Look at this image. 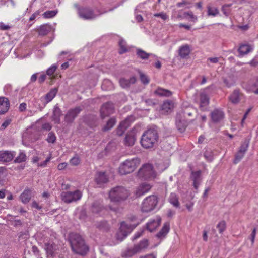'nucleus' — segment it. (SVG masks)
Instances as JSON below:
<instances>
[{
	"instance_id": "nucleus-1",
	"label": "nucleus",
	"mask_w": 258,
	"mask_h": 258,
	"mask_svg": "<svg viewBox=\"0 0 258 258\" xmlns=\"http://www.w3.org/2000/svg\"><path fill=\"white\" fill-rule=\"evenodd\" d=\"M68 239L73 252L85 255L89 251V247L80 234L76 233H70Z\"/></svg>"
},
{
	"instance_id": "nucleus-2",
	"label": "nucleus",
	"mask_w": 258,
	"mask_h": 258,
	"mask_svg": "<svg viewBox=\"0 0 258 258\" xmlns=\"http://www.w3.org/2000/svg\"><path fill=\"white\" fill-rule=\"evenodd\" d=\"M159 139L158 133L155 128L146 130L142 136L140 143L145 149H151L157 145Z\"/></svg>"
},
{
	"instance_id": "nucleus-3",
	"label": "nucleus",
	"mask_w": 258,
	"mask_h": 258,
	"mask_svg": "<svg viewBox=\"0 0 258 258\" xmlns=\"http://www.w3.org/2000/svg\"><path fill=\"white\" fill-rule=\"evenodd\" d=\"M130 195L125 187L116 186L112 188L109 192V198L112 202L120 203L125 201Z\"/></svg>"
},
{
	"instance_id": "nucleus-4",
	"label": "nucleus",
	"mask_w": 258,
	"mask_h": 258,
	"mask_svg": "<svg viewBox=\"0 0 258 258\" xmlns=\"http://www.w3.org/2000/svg\"><path fill=\"white\" fill-rule=\"evenodd\" d=\"M140 160L138 158H134L126 160L122 163L119 167V172L121 175H126L133 172L139 165Z\"/></svg>"
},
{
	"instance_id": "nucleus-5",
	"label": "nucleus",
	"mask_w": 258,
	"mask_h": 258,
	"mask_svg": "<svg viewBox=\"0 0 258 258\" xmlns=\"http://www.w3.org/2000/svg\"><path fill=\"white\" fill-rule=\"evenodd\" d=\"M138 176L139 178L144 180L154 178L155 177V173L153 170L152 165L150 164H144L139 170Z\"/></svg>"
},
{
	"instance_id": "nucleus-6",
	"label": "nucleus",
	"mask_w": 258,
	"mask_h": 258,
	"mask_svg": "<svg viewBox=\"0 0 258 258\" xmlns=\"http://www.w3.org/2000/svg\"><path fill=\"white\" fill-rule=\"evenodd\" d=\"M158 203L156 196L152 195L145 199L142 204L141 210L143 212H149L153 210Z\"/></svg>"
},
{
	"instance_id": "nucleus-7",
	"label": "nucleus",
	"mask_w": 258,
	"mask_h": 258,
	"mask_svg": "<svg viewBox=\"0 0 258 258\" xmlns=\"http://www.w3.org/2000/svg\"><path fill=\"white\" fill-rule=\"evenodd\" d=\"M136 226L137 224H127L125 222H121L120 231L116 234V239L120 242L122 241Z\"/></svg>"
},
{
	"instance_id": "nucleus-8",
	"label": "nucleus",
	"mask_w": 258,
	"mask_h": 258,
	"mask_svg": "<svg viewBox=\"0 0 258 258\" xmlns=\"http://www.w3.org/2000/svg\"><path fill=\"white\" fill-rule=\"evenodd\" d=\"M82 196V192L79 190L74 191H63L60 195L61 200L66 203L77 201L81 198Z\"/></svg>"
},
{
	"instance_id": "nucleus-9",
	"label": "nucleus",
	"mask_w": 258,
	"mask_h": 258,
	"mask_svg": "<svg viewBox=\"0 0 258 258\" xmlns=\"http://www.w3.org/2000/svg\"><path fill=\"white\" fill-rule=\"evenodd\" d=\"M78 13L79 17L84 20L94 19L97 16L94 14V11L88 7L78 8Z\"/></svg>"
},
{
	"instance_id": "nucleus-10",
	"label": "nucleus",
	"mask_w": 258,
	"mask_h": 258,
	"mask_svg": "<svg viewBox=\"0 0 258 258\" xmlns=\"http://www.w3.org/2000/svg\"><path fill=\"white\" fill-rule=\"evenodd\" d=\"M82 110V108L79 106L69 109L65 115L64 121L67 124L72 123Z\"/></svg>"
},
{
	"instance_id": "nucleus-11",
	"label": "nucleus",
	"mask_w": 258,
	"mask_h": 258,
	"mask_svg": "<svg viewBox=\"0 0 258 258\" xmlns=\"http://www.w3.org/2000/svg\"><path fill=\"white\" fill-rule=\"evenodd\" d=\"M210 116L212 122L220 123L225 118V113L221 109L216 108L210 113Z\"/></svg>"
},
{
	"instance_id": "nucleus-12",
	"label": "nucleus",
	"mask_w": 258,
	"mask_h": 258,
	"mask_svg": "<svg viewBox=\"0 0 258 258\" xmlns=\"http://www.w3.org/2000/svg\"><path fill=\"white\" fill-rule=\"evenodd\" d=\"M114 111L113 104L108 102L103 104L100 108V117L104 119L106 117L112 114Z\"/></svg>"
},
{
	"instance_id": "nucleus-13",
	"label": "nucleus",
	"mask_w": 258,
	"mask_h": 258,
	"mask_svg": "<svg viewBox=\"0 0 258 258\" xmlns=\"http://www.w3.org/2000/svg\"><path fill=\"white\" fill-rule=\"evenodd\" d=\"M182 113L184 118L191 121L194 120L192 118H196L198 115L197 110L190 106L184 108Z\"/></svg>"
},
{
	"instance_id": "nucleus-14",
	"label": "nucleus",
	"mask_w": 258,
	"mask_h": 258,
	"mask_svg": "<svg viewBox=\"0 0 258 258\" xmlns=\"http://www.w3.org/2000/svg\"><path fill=\"white\" fill-rule=\"evenodd\" d=\"M15 155V152L9 151H0V162L7 163L11 161Z\"/></svg>"
},
{
	"instance_id": "nucleus-15",
	"label": "nucleus",
	"mask_w": 258,
	"mask_h": 258,
	"mask_svg": "<svg viewBox=\"0 0 258 258\" xmlns=\"http://www.w3.org/2000/svg\"><path fill=\"white\" fill-rule=\"evenodd\" d=\"M187 121L182 118L181 114H177L176 118V125L178 130L183 133L187 126Z\"/></svg>"
},
{
	"instance_id": "nucleus-16",
	"label": "nucleus",
	"mask_w": 258,
	"mask_h": 258,
	"mask_svg": "<svg viewBox=\"0 0 258 258\" xmlns=\"http://www.w3.org/2000/svg\"><path fill=\"white\" fill-rule=\"evenodd\" d=\"M84 121L90 128H94L98 125V118L96 116L89 114L84 117Z\"/></svg>"
},
{
	"instance_id": "nucleus-17",
	"label": "nucleus",
	"mask_w": 258,
	"mask_h": 258,
	"mask_svg": "<svg viewBox=\"0 0 258 258\" xmlns=\"http://www.w3.org/2000/svg\"><path fill=\"white\" fill-rule=\"evenodd\" d=\"M44 246L47 255L51 256H53L58 249V245L52 242L45 243Z\"/></svg>"
},
{
	"instance_id": "nucleus-18",
	"label": "nucleus",
	"mask_w": 258,
	"mask_h": 258,
	"mask_svg": "<svg viewBox=\"0 0 258 258\" xmlns=\"http://www.w3.org/2000/svg\"><path fill=\"white\" fill-rule=\"evenodd\" d=\"M10 108L9 99L5 97H0V115L6 113Z\"/></svg>"
},
{
	"instance_id": "nucleus-19",
	"label": "nucleus",
	"mask_w": 258,
	"mask_h": 258,
	"mask_svg": "<svg viewBox=\"0 0 258 258\" xmlns=\"http://www.w3.org/2000/svg\"><path fill=\"white\" fill-rule=\"evenodd\" d=\"M201 171L198 170L197 171H192L190 178L194 182L193 185L196 189H198V187L201 181Z\"/></svg>"
},
{
	"instance_id": "nucleus-20",
	"label": "nucleus",
	"mask_w": 258,
	"mask_h": 258,
	"mask_svg": "<svg viewBox=\"0 0 258 258\" xmlns=\"http://www.w3.org/2000/svg\"><path fill=\"white\" fill-rule=\"evenodd\" d=\"M95 181L98 185L101 186L104 183H107L109 180L105 172H98L96 175Z\"/></svg>"
},
{
	"instance_id": "nucleus-21",
	"label": "nucleus",
	"mask_w": 258,
	"mask_h": 258,
	"mask_svg": "<svg viewBox=\"0 0 258 258\" xmlns=\"http://www.w3.org/2000/svg\"><path fill=\"white\" fill-rule=\"evenodd\" d=\"M161 221V219L159 217L155 219L151 220L147 223V229L150 232H153L160 225Z\"/></svg>"
},
{
	"instance_id": "nucleus-22",
	"label": "nucleus",
	"mask_w": 258,
	"mask_h": 258,
	"mask_svg": "<svg viewBox=\"0 0 258 258\" xmlns=\"http://www.w3.org/2000/svg\"><path fill=\"white\" fill-rule=\"evenodd\" d=\"M151 188V185L148 183H142L137 188L136 191L137 197H140L148 192Z\"/></svg>"
},
{
	"instance_id": "nucleus-23",
	"label": "nucleus",
	"mask_w": 258,
	"mask_h": 258,
	"mask_svg": "<svg viewBox=\"0 0 258 258\" xmlns=\"http://www.w3.org/2000/svg\"><path fill=\"white\" fill-rule=\"evenodd\" d=\"M136 135L134 132L131 131L127 133L124 139V143L126 146H132L136 141Z\"/></svg>"
},
{
	"instance_id": "nucleus-24",
	"label": "nucleus",
	"mask_w": 258,
	"mask_h": 258,
	"mask_svg": "<svg viewBox=\"0 0 258 258\" xmlns=\"http://www.w3.org/2000/svg\"><path fill=\"white\" fill-rule=\"evenodd\" d=\"M61 115L62 111L61 109L59 108L57 104L55 105L54 107L52 114V120L54 121L55 124H60V117Z\"/></svg>"
},
{
	"instance_id": "nucleus-25",
	"label": "nucleus",
	"mask_w": 258,
	"mask_h": 258,
	"mask_svg": "<svg viewBox=\"0 0 258 258\" xmlns=\"http://www.w3.org/2000/svg\"><path fill=\"white\" fill-rule=\"evenodd\" d=\"M170 230L169 223L166 222L164 224V225L160 231L156 234V237L159 239H162L165 237Z\"/></svg>"
},
{
	"instance_id": "nucleus-26",
	"label": "nucleus",
	"mask_w": 258,
	"mask_h": 258,
	"mask_svg": "<svg viewBox=\"0 0 258 258\" xmlns=\"http://www.w3.org/2000/svg\"><path fill=\"white\" fill-rule=\"evenodd\" d=\"M52 30V26L48 24L41 25L37 29L38 34L40 36L46 35Z\"/></svg>"
},
{
	"instance_id": "nucleus-27",
	"label": "nucleus",
	"mask_w": 258,
	"mask_h": 258,
	"mask_svg": "<svg viewBox=\"0 0 258 258\" xmlns=\"http://www.w3.org/2000/svg\"><path fill=\"white\" fill-rule=\"evenodd\" d=\"M149 245L148 240L147 239H143L139 243L136 244L134 246L137 253H140L143 250L147 248Z\"/></svg>"
},
{
	"instance_id": "nucleus-28",
	"label": "nucleus",
	"mask_w": 258,
	"mask_h": 258,
	"mask_svg": "<svg viewBox=\"0 0 258 258\" xmlns=\"http://www.w3.org/2000/svg\"><path fill=\"white\" fill-rule=\"evenodd\" d=\"M95 226L96 228L105 232H107L110 229L109 225L105 220L97 222Z\"/></svg>"
},
{
	"instance_id": "nucleus-29",
	"label": "nucleus",
	"mask_w": 258,
	"mask_h": 258,
	"mask_svg": "<svg viewBox=\"0 0 258 258\" xmlns=\"http://www.w3.org/2000/svg\"><path fill=\"white\" fill-rule=\"evenodd\" d=\"M104 209V207L99 201H95L92 204L91 211L93 213L99 214Z\"/></svg>"
},
{
	"instance_id": "nucleus-30",
	"label": "nucleus",
	"mask_w": 258,
	"mask_h": 258,
	"mask_svg": "<svg viewBox=\"0 0 258 258\" xmlns=\"http://www.w3.org/2000/svg\"><path fill=\"white\" fill-rule=\"evenodd\" d=\"M241 94L239 90H234L229 97V100L234 104H237L240 101Z\"/></svg>"
},
{
	"instance_id": "nucleus-31",
	"label": "nucleus",
	"mask_w": 258,
	"mask_h": 258,
	"mask_svg": "<svg viewBox=\"0 0 258 258\" xmlns=\"http://www.w3.org/2000/svg\"><path fill=\"white\" fill-rule=\"evenodd\" d=\"M31 191L29 189H26L24 190V191L21 194L20 196V198L21 200V201L24 204H26L28 203L31 197Z\"/></svg>"
},
{
	"instance_id": "nucleus-32",
	"label": "nucleus",
	"mask_w": 258,
	"mask_h": 258,
	"mask_svg": "<svg viewBox=\"0 0 258 258\" xmlns=\"http://www.w3.org/2000/svg\"><path fill=\"white\" fill-rule=\"evenodd\" d=\"M190 52V48L188 45L181 46L179 50V55L182 58H185L189 54Z\"/></svg>"
},
{
	"instance_id": "nucleus-33",
	"label": "nucleus",
	"mask_w": 258,
	"mask_h": 258,
	"mask_svg": "<svg viewBox=\"0 0 258 258\" xmlns=\"http://www.w3.org/2000/svg\"><path fill=\"white\" fill-rule=\"evenodd\" d=\"M154 93L158 96L165 97H169L172 94L170 90L160 87L158 88Z\"/></svg>"
},
{
	"instance_id": "nucleus-34",
	"label": "nucleus",
	"mask_w": 258,
	"mask_h": 258,
	"mask_svg": "<svg viewBox=\"0 0 258 258\" xmlns=\"http://www.w3.org/2000/svg\"><path fill=\"white\" fill-rule=\"evenodd\" d=\"M116 122V120L115 118H114V117L110 118L108 120L106 124L102 127V131L104 132L108 131L109 130H111L114 126Z\"/></svg>"
},
{
	"instance_id": "nucleus-35",
	"label": "nucleus",
	"mask_w": 258,
	"mask_h": 258,
	"mask_svg": "<svg viewBox=\"0 0 258 258\" xmlns=\"http://www.w3.org/2000/svg\"><path fill=\"white\" fill-rule=\"evenodd\" d=\"M136 54L137 57L143 60H146L149 58L150 56L153 55L152 53H148L140 48H137L136 50Z\"/></svg>"
},
{
	"instance_id": "nucleus-36",
	"label": "nucleus",
	"mask_w": 258,
	"mask_h": 258,
	"mask_svg": "<svg viewBox=\"0 0 258 258\" xmlns=\"http://www.w3.org/2000/svg\"><path fill=\"white\" fill-rule=\"evenodd\" d=\"M57 92L58 89L57 88L51 89L45 96V99L46 101V103H47L51 101L55 97Z\"/></svg>"
},
{
	"instance_id": "nucleus-37",
	"label": "nucleus",
	"mask_w": 258,
	"mask_h": 258,
	"mask_svg": "<svg viewBox=\"0 0 258 258\" xmlns=\"http://www.w3.org/2000/svg\"><path fill=\"white\" fill-rule=\"evenodd\" d=\"M169 202L175 207L179 208L180 203L178 201V197L175 193H171L169 198Z\"/></svg>"
},
{
	"instance_id": "nucleus-38",
	"label": "nucleus",
	"mask_w": 258,
	"mask_h": 258,
	"mask_svg": "<svg viewBox=\"0 0 258 258\" xmlns=\"http://www.w3.org/2000/svg\"><path fill=\"white\" fill-rule=\"evenodd\" d=\"M209 98L207 95L205 94H201L200 95V107L201 109L204 110V107L209 104Z\"/></svg>"
},
{
	"instance_id": "nucleus-39",
	"label": "nucleus",
	"mask_w": 258,
	"mask_h": 258,
	"mask_svg": "<svg viewBox=\"0 0 258 258\" xmlns=\"http://www.w3.org/2000/svg\"><path fill=\"white\" fill-rule=\"evenodd\" d=\"M251 49V48L249 45L242 44L239 47L238 52L241 55H244L249 53Z\"/></svg>"
},
{
	"instance_id": "nucleus-40",
	"label": "nucleus",
	"mask_w": 258,
	"mask_h": 258,
	"mask_svg": "<svg viewBox=\"0 0 258 258\" xmlns=\"http://www.w3.org/2000/svg\"><path fill=\"white\" fill-rule=\"evenodd\" d=\"M223 82L226 87L229 88L233 86L235 83V81L233 76H230L223 78Z\"/></svg>"
},
{
	"instance_id": "nucleus-41",
	"label": "nucleus",
	"mask_w": 258,
	"mask_h": 258,
	"mask_svg": "<svg viewBox=\"0 0 258 258\" xmlns=\"http://www.w3.org/2000/svg\"><path fill=\"white\" fill-rule=\"evenodd\" d=\"M137 254L134 247L128 248L121 254V256L124 258H130L135 254Z\"/></svg>"
},
{
	"instance_id": "nucleus-42",
	"label": "nucleus",
	"mask_w": 258,
	"mask_h": 258,
	"mask_svg": "<svg viewBox=\"0 0 258 258\" xmlns=\"http://www.w3.org/2000/svg\"><path fill=\"white\" fill-rule=\"evenodd\" d=\"M133 121V117L132 116H130L127 117L123 121H121L120 123V125L122 126L126 130L130 126L131 122Z\"/></svg>"
},
{
	"instance_id": "nucleus-43",
	"label": "nucleus",
	"mask_w": 258,
	"mask_h": 258,
	"mask_svg": "<svg viewBox=\"0 0 258 258\" xmlns=\"http://www.w3.org/2000/svg\"><path fill=\"white\" fill-rule=\"evenodd\" d=\"M249 143V140L245 139L244 141L241 143L238 151L242 153L245 154L248 147Z\"/></svg>"
},
{
	"instance_id": "nucleus-44",
	"label": "nucleus",
	"mask_w": 258,
	"mask_h": 258,
	"mask_svg": "<svg viewBox=\"0 0 258 258\" xmlns=\"http://www.w3.org/2000/svg\"><path fill=\"white\" fill-rule=\"evenodd\" d=\"M26 159L27 157L25 153L23 152H20L19 156L15 159L14 162L15 163H20L26 161Z\"/></svg>"
},
{
	"instance_id": "nucleus-45",
	"label": "nucleus",
	"mask_w": 258,
	"mask_h": 258,
	"mask_svg": "<svg viewBox=\"0 0 258 258\" xmlns=\"http://www.w3.org/2000/svg\"><path fill=\"white\" fill-rule=\"evenodd\" d=\"M57 13V10L47 11L42 14V16L44 18H51L54 17Z\"/></svg>"
},
{
	"instance_id": "nucleus-46",
	"label": "nucleus",
	"mask_w": 258,
	"mask_h": 258,
	"mask_svg": "<svg viewBox=\"0 0 258 258\" xmlns=\"http://www.w3.org/2000/svg\"><path fill=\"white\" fill-rule=\"evenodd\" d=\"M205 159L208 161H212L213 159V153L211 149H207L204 154Z\"/></svg>"
},
{
	"instance_id": "nucleus-47",
	"label": "nucleus",
	"mask_w": 258,
	"mask_h": 258,
	"mask_svg": "<svg viewBox=\"0 0 258 258\" xmlns=\"http://www.w3.org/2000/svg\"><path fill=\"white\" fill-rule=\"evenodd\" d=\"M220 233H222L226 229V224L225 221H220L216 226Z\"/></svg>"
},
{
	"instance_id": "nucleus-48",
	"label": "nucleus",
	"mask_w": 258,
	"mask_h": 258,
	"mask_svg": "<svg viewBox=\"0 0 258 258\" xmlns=\"http://www.w3.org/2000/svg\"><path fill=\"white\" fill-rule=\"evenodd\" d=\"M125 42L123 40H120L119 42V45L120 47V50L119 51V54H122L127 51L125 46Z\"/></svg>"
},
{
	"instance_id": "nucleus-49",
	"label": "nucleus",
	"mask_w": 258,
	"mask_h": 258,
	"mask_svg": "<svg viewBox=\"0 0 258 258\" xmlns=\"http://www.w3.org/2000/svg\"><path fill=\"white\" fill-rule=\"evenodd\" d=\"M56 137L54 133L50 132L48 133L46 141L49 143H54L56 142Z\"/></svg>"
},
{
	"instance_id": "nucleus-50",
	"label": "nucleus",
	"mask_w": 258,
	"mask_h": 258,
	"mask_svg": "<svg viewBox=\"0 0 258 258\" xmlns=\"http://www.w3.org/2000/svg\"><path fill=\"white\" fill-rule=\"evenodd\" d=\"M244 154H245L242 153L238 151L235 155L234 163L237 164L238 162H239L241 160V159L244 157Z\"/></svg>"
},
{
	"instance_id": "nucleus-51",
	"label": "nucleus",
	"mask_w": 258,
	"mask_h": 258,
	"mask_svg": "<svg viewBox=\"0 0 258 258\" xmlns=\"http://www.w3.org/2000/svg\"><path fill=\"white\" fill-rule=\"evenodd\" d=\"M119 83L123 88H127L130 86V81L124 78H121L119 80Z\"/></svg>"
},
{
	"instance_id": "nucleus-52",
	"label": "nucleus",
	"mask_w": 258,
	"mask_h": 258,
	"mask_svg": "<svg viewBox=\"0 0 258 258\" xmlns=\"http://www.w3.org/2000/svg\"><path fill=\"white\" fill-rule=\"evenodd\" d=\"M218 13V10L216 8H208V15L213 16H216Z\"/></svg>"
},
{
	"instance_id": "nucleus-53",
	"label": "nucleus",
	"mask_w": 258,
	"mask_h": 258,
	"mask_svg": "<svg viewBox=\"0 0 258 258\" xmlns=\"http://www.w3.org/2000/svg\"><path fill=\"white\" fill-rule=\"evenodd\" d=\"M231 6V4L225 5L222 7V11L224 14L226 16H228L229 15L230 11L229 10V7Z\"/></svg>"
},
{
	"instance_id": "nucleus-54",
	"label": "nucleus",
	"mask_w": 258,
	"mask_h": 258,
	"mask_svg": "<svg viewBox=\"0 0 258 258\" xmlns=\"http://www.w3.org/2000/svg\"><path fill=\"white\" fill-rule=\"evenodd\" d=\"M70 162L73 166H77L79 164L80 160L78 157H74L70 160Z\"/></svg>"
},
{
	"instance_id": "nucleus-55",
	"label": "nucleus",
	"mask_w": 258,
	"mask_h": 258,
	"mask_svg": "<svg viewBox=\"0 0 258 258\" xmlns=\"http://www.w3.org/2000/svg\"><path fill=\"white\" fill-rule=\"evenodd\" d=\"M57 66L56 65H53L51 67H50L46 71V73L48 75L51 76L53 74V73L56 71Z\"/></svg>"
},
{
	"instance_id": "nucleus-56",
	"label": "nucleus",
	"mask_w": 258,
	"mask_h": 258,
	"mask_svg": "<svg viewBox=\"0 0 258 258\" xmlns=\"http://www.w3.org/2000/svg\"><path fill=\"white\" fill-rule=\"evenodd\" d=\"M154 16L155 17H160L164 20H166L168 18V15L164 12L155 13L154 14Z\"/></svg>"
},
{
	"instance_id": "nucleus-57",
	"label": "nucleus",
	"mask_w": 258,
	"mask_h": 258,
	"mask_svg": "<svg viewBox=\"0 0 258 258\" xmlns=\"http://www.w3.org/2000/svg\"><path fill=\"white\" fill-rule=\"evenodd\" d=\"M140 79L142 82L144 84H147L149 82V79L148 77L143 73H140Z\"/></svg>"
},
{
	"instance_id": "nucleus-58",
	"label": "nucleus",
	"mask_w": 258,
	"mask_h": 258,
	"mask_svg": "<svg viewBox=\"0 0 258 258\" xmlns=\"http://www.w3.org/2000/svg\"><path fill=\"white\" fill-rule=\"evenodd\" d=\"M125 130V128L119 124L116 130V134L119 136H121L123 134Z\"/></svg>"
},
{
	"instance_id": "nucleus-59",
	"label": "nucleus",
	"mask_w": 258,
	"mask_h": 258,
	"mask_svg": "<svg viewBox=\"0 0 258 258\" xmlns=\"http://www.w3.org/2000/svg\"><path fill=\"white\" fill-rule=\"evenodd\" d=\"M50 158H51V157L49 156V157H47L46 159V160L44 161H43L42 163H38L37 166L38 167H45L47 165L48 162H49L50 161Z\"/></svg>"
},
{
	"instance_id": "nucleus-60",
	"label": "nucleus",
	"mask_w": 258,
	"mask_h": 258,
	"mask_svg": "<svg viewBox=\"0 0 258 258\" xmlns=\"http://www.w3.org/2000/svg\"><path fill=\"white\" fill-rule=\"evenodd\" d=\"M11 121V119H7L5 120L1 126V130L5 129L10 124Z\"/></svg>"
},
{
	"instance_id": "nucleus-61",
	"label": "nucleus",
	"mask_w": 258,
	"mask_h": 258,
	"mask_svg": "<svg viewBox=\"0 0 258 258\" xmlns=\"http://www.w3.org/2000/svg\"><path fill=\"white\" fill-rule=\"evenodd\" d=\"M42 128L49 131L52 128V126L49 123H45L42 125Z\"/></svg>"
},
{
	"instance_id": "nucleus-62",
	"label": "nucleus",
	"mask_w": 258,
	"mask_h": 258,
	"mask_svg": "<svg viewBox=\"0 0 258 258\" xmlns=\"http://www.w3.org/2000/svg\"><path fill=\"white\" fill-rule=\"evenodd\" d=\"M256 235V228H254L252 231V232L250 234V240L252 243H253L254 241L255 237Z\"/></svg>"
},
{
	"instance_id": "nucleus-63",
	"label": "nucleus",
	"mask_w": 258,
	"mask_h": 258,
	"mask_svg": "<svg viewBox=\"0 0 258 258\" xmlns=\"http://www.w3.org/2000/svg\"><path fill=\"white\" fill-rule=\"evenodd\" d=\"M219 58L218 57H209L208 58L207 61L211 63H216L218 62Z\"/></svg>"
},
{
	"instance_id": "nucleus-64",
	"label": "nucleus",
	"mask_w": 258,
	"mask_h": 258,
	"mask_svg": "<svg viewBox=\"0 0 258 258\" xmlns=\"http://www.w3.org/2000/svg\"><path fill=\"white\" fill-rule=\"evenodd\" d=\"M67 165L66 162L61 163L58 165L57 168L59 170H62L67 167Z\"/></svg>"
}]
</instances>
